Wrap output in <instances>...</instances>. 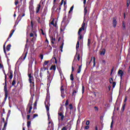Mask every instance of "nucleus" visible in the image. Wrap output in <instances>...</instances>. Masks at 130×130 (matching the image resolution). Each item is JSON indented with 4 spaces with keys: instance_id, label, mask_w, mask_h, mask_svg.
I'll use <instances>...</instances> for the list:
<instances>
[{
    "instance_id": "nucleus-1",
    "label": "nucleus",
    "mask_w": 130,
    "mask_h": 130,
    "mask_svg": "<svg viewBox=\"0 0 130 130\" xmlns=\"http://www.w3.org/2000/svg\"><path fill=\"white\" fill-rule=\"evenodd\" d=\"M49 100H50V96L47 95L46 101L45 102V105L48 116V119H50V114L49 113V107H50V103H49Z\"/></svg>"
},
{
    "instance_id": "nucleus-2",
    "label": "nucleus",
    "mask_w": 130,
    "mask_h": 130,
    "mask_svg": "<svg viewBox=\"0 0 130 130\" xmlns=\"http://www.w3.org/2000/svg\"><path fill=\"white\" fill-rule=\"evenodd\" d=\"M5 75V86H4V91L5 92V98H4V101H7V98H8V95L9 94V91H8V85L7 84V74H6V73L4 72Z\"/></svg>"
},
{
    "instance_id": "nucleus-3",
    "label": "nucleus",
    "mask_w": 130,
    "mask_h": 130,
    "mask_svg": "<svg viewBox=\"0 0 130 130\" xmlns=\"http://www.w3.org/2000/svg\"><path fill=\"white\" fill-rule=\"evenodd\" d=\"M47 82L48 84H50V83H51V81H52V79H53V76H54V74L52 75L50 72H49V71H47Z\"/></svg>"
},
{
    "instance_id": "nucleus-4",
    "label": "nucleus",
    "mask_w": 130,
    "mask_h": 130,
    "mask_svg": "<svg viewBox=\"0 0 130 130\" xmlns=\"http://www.w3.org/2000/svg\"><path fill=\"white\" fill-rule=\"evenodd\" d=\"M33 100V99H30L29 100V103L27 105V108H29L28 110V113H31V111L32 110V103H33V102L32 101Z\"/></svg>"
},
{
    "instance_id": "nucleus-5",
    "label": "nucleus",
    "mask_w": 130,
    "mask_h": 130,
    "mask_svg": "<svg viewBox=\"0 0 130 130\" xmlns=\"http://www.w3.org/2000/svg\"><path fill=\"white\" fill-rule=\"evenodd\" d=\"M58 119L60 118L61 121H62L64 118V115H63V111L58 112Z\"/></svg>"
},
{
    "instance_id": "nucleus-6",
    "label": "nucleus",
    "mask_w": 130,
    "mask_h": 130,
    "mask_svg": "<svg viewBox=\"0 0 130 130\" xmlns=\"http://www.w3.org/2000/svg\"><path fill=\"white\" fill-rule=\"evenodd\" d=\"M28 77L29 78L28 81L29 83H31L32 82H34V77H33V74L32 73H28Z\"/></svg>"
},
{
    "instance_id": "nucleus-7",
    "label": "nucleus",
    "mask_w": 130,
    "mask_h": 130,
    "mask_svg": "<svg viewBox=\"0 0 130 130\" xmlns=\"http://www.w3.org/2000/svg\"><path fill=\"white\" fill-rule=\"evenodd\" d=\"M48 71V69L45 68V67H43L41 68L40 70V78H42V74H44L45 73V71Z\"/></svg>"
},
{
    "instance_id": "nucleus-8",
    "label": "nucleus",
    "mask_w": 130,
    "mask_h": 130,
    "mask_svg": "<svg viewBox=\"0 0 130 130\" xmlns=\"http://www.w3.org/2000/svg\"><path fill=\"white\" fill-rule=\"evenodd\" d=\"M30 24H31V28H32V30L31 31V33H33V34H35V36L36 37H37V31H36V30L34 29V28H33V21H30Z\"/></svg>"
},
{
    "instance_id": "nucleus-9",
    "label": "nucleus",
    "mask_w": 130,
    "mask_h": 130,
    "mask_svg": "<svg viewBox=\"0 0 130 130\" xmlns=\"http://www.w3.org/2000/svg\"><path fill=\"white\" fill-rule=\"evenodd\" d=\"M85 26H86V23H85V21H83L81 27L79 28L78 32H80L85 30Z\"/></svg>"
},
{
    "instance_id": "nucleus-10",
    "label": "nucleus",
    "mask_w": 130,
    "mask_h": 130,
    "mask_svg": "<svg viewBox=\"0 0 130 130\" xmlns=\"http://www.w3.org/2000/svg\"><path fill=\"white\" fill-rule=\"evenodd\" d=\"M29 9L30 13H33V12H34V6H33V3H30Z\"/></svg>"
},
{
    "instance_id": "nucleus-11",
    "label": "nucleus",
    "mask_w": 130,
    "mask_h": 130,
    "mask_svg": "<svg viewBox=\"0 0 130 130\" xmlns=\"http://www.w3.org/2000/svg\"><path fill=\"white\" fill-rule=\"evenodd\" d=\"M116 25H117V21H116V18H113V27L114 28H116Z\"/></svg>"
},
{
    "instance_id": "nucleus-12",
    "label": "nucleus",
    "mask_w": 130,
    "mask_h": 130,
    "mask_svg": "<svg viewBox=\"0 0 130 130\" xmlns=\"http://www.w3.org/2000/svg\"><path fill=\"white\" fill-rule=\"evenodd\" d=\"M118 75L120 76L121 80H122V77L123 76V71L121 70H119L118 71Z\"/></svg>"
},
{
    "instance_id": "nucleus-13",
    "label": "nucleus",
    "mask_w": 130,
    "mask_h": 130,
    "mask_svg": "<svg viewBox=\"0 0 130 130\" xmlns=\"http://www.w3.org/2000/svg\"><path fill=\"white\" fill-rule=\"evenodd\" d=\"M78 34L79 36L78 37V41H80V40H82V39L84 38V37L83 35H82V34H81V32L80 31H78Z\"/></svg>"
},
{
    "instance_id": "nucleus-14",
    "label": "nucleus",
    "mask_w": 130,
    "mask_h": 130,
    "mask_svg": "<svg viewBox=\"0 0 130 130\" xmlns=\"http://www.w3.org/2000/svg\"><path fill=\"white\" fill-rule=\"evenodd\" d=\"M39 70H36L35 71L34 75L36 79H39V75H38Z\"/></svg>"
},
{
    "instance_id": "nucleus-15",
    "label": "nucleus",
    "mask_w": 130,
    "mask_h": 130,
    "mask_svg": "<svg viewBox=\"0 0 130 130\" xmlns=\"http://www.w3.org/2000/svg\"><path fill=\"white\" fill-rule=\"evenodd\" d=\"M36 64V59L34 58H31L30 60H29V64H33V62H34Z\"/></svg>"
},
{
    "instance_id": "nucleus-16",
    "label": "nucleus",
    "mask_w": 130,
    "mask_h": 130,
    "mask_svg": "<svg viewBox=\"0 0 130 130\" xmlns=\"http://www.w3.org/2000/svg\"><path fill=\"white\" fill-rule=\"evenodd\" d=\"M41 8V5L39 4L38 5V7L36 8V14H38V13H39V11H40Z\"/></svg>"
},
{
    "instance_id": "nucleus-17",
    "label": "nucleus",
    "mask_w": 130,
    "mask_h": 130,
    "mask_svg": "<svg viewBox=\"0 0 130 130\" xmlns=\"http://www.w3.org/2000/svg\"><path fill=\"white\" fill-rule=\"evenodd\" d=\"M52 70H53V71H54V73L55 72V70H56V66H55V65H52L51 68H50V70L51 71Z\"/></svg>"
},
{
    "instance_id": "nucleus-18",
    "label": "nucleus",
    "mask_w": 130,
    "mask_h": 130,
    "mask_svg": "<svg viewBox=\"0 0 130 130\" xmlns=\"http://www.w3.org/2000/svg\"><path fill=\"white\" fill-rule=\"evenodd\" d=\"M14 32H15V30H12V32H11L9 35V37L7 39V40L6 42H8V41H9V39H10V38H11V37H12V36H13V34H14Z\"/></svg>"
},
{
    "instance_id": "nucleus-19",
    "label": "nucleus",
    "mask_w": 130,
    "mask_h": 130,
    "mask_svg": "<svg viewBox=\"0 0 130 130\" xmlns=\"http://www.w3.org/2000/svg\"><path fill=\"white\" fill-rule=\"evenodd\" d=\"M79 47H80V41H77V42L76 44V49L77 51H78V50L79 49Z\"/></svg>"
},
{
    "instance_id": "nucleus-20",
    "label": "nucleus",
    "mask_w": 130,
    "mask_h": 130,
    "mask_svg": "<svg viewBox=\"0 0 130 130\" xmlns=\"http://www.w3.org/2000/svg\"><path fill=\"white\" fill-rule=\"evenodd\" d=\"M105 52H106V50L104 48L103 49L100 53L101 55H105Z\"/></svg>"
},
{
    "instance_id": "nucleus-21",
    "label": "nucleus",
    "mask_w": 130,
    "mask_h": 130,
    "mask_svg": "<svg viewBox=\"0 0 130 130\" xmlns=\"http://www.w3.org/2000/svg\"><path fill=\"white\" fill-rule=\"evenodd\" d=\"M74 74H73V73H72L70 75V80L71 81H72V83L73 84L74 83Z\"/></svg>"
},
{
    "instance_id": "nucleus-22",
    "label": "nucleus",
    "mask_w": 130,
    "mask_h": 130,
    "mask_svg": "<svg viewBox=\"0 0 130 130\" xmlns=\"http://www.w3.org/2000/svg\"><path fill=\"white\" fill-rule=\"evenodd\" d=\"M81 71H82V65L79 66V68L77 70V74H80V73H81Z\"/></svg>"
},
{
    "instance_id": "nucleus-23",
    "label": "nucleus",
    "mask_w": 130,
    "mask_h": 130,
    "mask_svg": "<svg viewBox=\"0 0 130 130\" xmlns=\"http://www.w3.org/2000/svg\"><path fill=\"white\" fill-rule=\"evenodd\" d=\"M10 76H9V78L12 80L13 79V71L11 70L9 72Z\"/></svg>"
},
{
    "instance_id": "nucleus-24",
    "label": "nucleus",
    "mask_w": 130,
    "mask_h": 130,
    "mask_svg": "<svg viewBox=\"0 0 130 130\" xmlns=\"http://www.w3.org/2000/svg\"><path fill=\"white\" fill-rule=\"evenodd\" d=\"M55 56H56V55H55V54H54L53 55L52 59H55V63H57V59H56V57Z\"/></svg>"
},
{
    "instance_id": "nucleus-25",
    "label": "nucleus",
    "mask_w": 130,
    "mask_h": 130,
    "mask_svg": "<svg viewBox=\"0 0 130 130\" xmlns=\"http://www.w3.org/2000/svg\"><path fill=\"white\" fill-rule=\"evenodd\" d=\"M11 46L12 45L11 44H9L7 46L6 49L8 51H10V50H11Z\"/></svg>"
},
{
    "instance_id": "nucleus-26",
    "label": "nucleus",
    "mask_w": 130,
    "mask_h": 130,
    "mask_svg": "<svg viewBox=\"0 0 130 130\" xmlns=\"http://www.w3.org/2000/svg\"><path fill=\"white\" fill-rule=\"evenodd\" d=\"M87 13H88V10H87V7L84 8V18L86 17V15H87Z\"/></svg>"
},
{
    "instance_id": "nucleus-27",
    "label": "nucleus",
    "mask_w": 130,
    "mask_h": 130,
    "mask_svg": "<svg viewBox=\"0 0 130 130\" xmlns=\"http://www.w3.org/2000/svg\"><path fill=\"white\" fill-rule=\"evenodd\" d=\"M27 53H28V52H26V53H23L21 57H22L23 59H25L27 56Z\"/></svg>"
},
{
    "instance_id": "nucleus-28",
    "label": "nucleus",
    "mask_w": 130,
    "mask_h": 130,
    "mask_svg": "<svg viewBox=\"0 0 130 130\" xmlns=\"http://www.w3.org/2000/svg\"><path fill=\"white\" fill-rule=\"evenodd\" d=\"M125 105H126V103H124L123 105H122L121 108V111H122V112H123V111H124V109H125Z\"/></svg>"
},
{
    "instance_id": "nucleus-29",
    "label": "nucleus",
    "mask_w": 130,
    "mask_h": 130,
    "mask_svg": "<svg viewBox=\"0 0 130 130\" xmlns=\"http://www.w3.org/2000/svg\"><path fill=\"white\" fill-rule=\"evenodd\" d=\"M90 44H91V39H88V42H87V46L88 47H90Z\"/></svg>"
},
{
    "instance_id": "nucleus-30",
    "label": "nucleus",
    "mask_w": 130,
    "mask_h": 130,
    "mask_svg": "<svg viewBox=\"0 0 130 130\" xmlns=\"http://www.w3.org/2000/svg\"><path fill=\"white\" fill-rule=\"evenodd\" d=\"M12 86H14V87H17V86H15L16 85V78H14L12 81Z\"/></svg>"
},
{
    "instance_id": "nucleus-31",
    "label": "nucleus",
    "mask_w": 130,
    "mask_h": 130,
    "mask_svg": "<svg viewBox=\"0 0 130 130\" xmlns=\"http://www.w3.org/2000/svg\"><path fill=\"white\" fill-rule=\"evenodd\" d=\"M69 22L70 21H69V20L63 21V23H64V28H66V26H68V24H69Z\"/></svg>"
},
{
    "instance_id": "nucleus-32",
    "label": "nucleus",
    "mask_w": 130,
    "mask_h": 130,
    "mask_svg": "<svg viewBox=\"0 0 130 130\" xmlns=\"http://www.w3.org/2000/svg\"><path fill=\"white\" fill-rule=\"evenodd\" d=\"M77 93H78V89L73 90V92L72 93L73 96H76V94H77Z\"/></svg>"
},
{
    "instance_id": "nucleus-33",
    "label": "nucleus",
    "mask_w": 130,
    "mask_h": 130,
    "mask_svg": "<svg viewBox=\"0 0 130 130\" xmlns=\"http://www.w3.org/2000/svg\"><path fill=\"white\" fill-rule=\"evenodd\" d=\"M61 111H63V106L61 105L60 109L58 110V112H61Z\"/></svg>"
},
{
    "instance_id": "nucleus-34",
    "label": "nucleus",
    "mask_w": 130,
    "mask_h": 130,
    "mask_svg": "<svg viewBox=\"0 0 130 130\" xmlns=\"http://www.w3.org/2000/svg\"><path fill=\"white\" fill-rule=\"evenodd\" d=\"M51 43H52V44H54V41H55V38H54L53 37H52L51 38Z\"/></svg>"
},
{
    "instance_id": "nucleus-35",
    "label": "nucleus",
    "mask_w": 130,
    "mask_h": 130,
    "mask_svg": "<svg viewBox=\"0 0 130 130\" xmlns=\"http://www.w3.org/2000/svg\"><path fill=\"white\" fill-rule=\"evenodd\" d=\"M122 29L124 31L125 30V23L124 21L122 22Z\"/></svg>"
},
{
    "instance_id": "nucleus-36",
    "label": "nucleus",
    "mask_w": 130,
    "mask_h": 130,
    "mask_svg": "<svg viewBox=\"0 0 130 130\" xmlns=\"http://www.w3.org/2000/svg\"><path fill=\"white\" fill-rule=\"evenodd\" d=\"M4 127L3 128L2 130H4L5 129V128H6V127H7V125H8V122L6 121L5 122H4Z\"/></svg>"
},
{
    "instance_id": "nucleus-37",
    "label": "nucleus",
    "mask_w": 130,
    "mask_h": 130,
    "mask_svg": "<svg viewBox=\"0 0 130 130\" xmlns=\"http://www.w3.org/2000/svg\"><path fill=\"white\" fill-rule=\"evenodd\" d=\"M74 10V6H72L70 8V11H69V14H71L72 12H73V10Z\"/></svg>"
},
{
    "instance_id": "nucleus-38",
    "label": "nucleus",
    "mask_w": 130,
    "mask_h": 130,
    "mask_svg": "<svg viewBox=\"0 0 130 130\" xmlns=\"http://www.w3.org/2000/svg\"><path fill=\"white\" fill-rule=\"evenodd\" d=\"M1 61H2V57H0V69H4V65L1 63Z\"/></svg>"
},
{
    "instance_id": "nucleus-39",
    "label": "nucleus",
    "mask_w": 130,
    "mask_h": 130,
    "mask_svg": "<svg viewBox=\"0 0 130 130\" xmlns=\"http://www.w3.org/2000/svg\"><path fill=\"white\" fill-rule=\"evenodd\" d=\"M3 49H4V51L5 55H7V52L6 51V45H4Z\"/></svg>"
},
{
    "instance_id": "nucleus-40",
    "label": "nucleus",
    "mask_w": 130,
    "mask_h": 130,
    "mask_svg": "<svg viewBox=\"0 0 130 130\" xmlns=\"http://www.w3.org/2000/svg\"><path fill=\"white\" fill-rule=\"evenodd\" d=\"M30 125H31V121H28L27 122V126L28 128L30 127Z\"/></svg>"
},
{
    "instance_id": "nucleus-41",
    "label": "nucleus",
    "mask_w": 130,
    "mask_h": 130,
    "mask_svg": "<svg viewBox=\"0 0 130 130\" xmlns=\"http://www.w3.org/2000/svg\"><path fill=\"white\" fill-rule=\"evenodd\" d=\"M49 63V60L45 61L44 63V66H47Z\"/></svg>"
},
{
    "instance_id": "nucleus-42",
    "label": "nucleus",
    "mask_w": 130,
    "mask_h": 130,
    "mask_svg": "<svg viewBox=\"0 0 130 130\" xmlns=\"http://www.w3.org/2000/svg\"><path fill=\"white\" fill-rule=\"evenodd\" d=\"M61 9V8L59 7V8H57L56 9V12L57 13H58V14H59V13H60V10Z\"/></svg>"
},
{
    "instance_id": "nucleus-43",
    "label": "nucleus",
    "mask_w": 130,
    "mask_h": 130,
    "mask_svg": "<svg viewBox=\"0 0 130 130\" xmlns=\"http://www.w3.org/2000/svg\"><path fill=\"white\" fill-rule=\"evenodd\" d=\"M40 30L41 31L42 35H45V36H46V34L44 33V31H43V29L42 28H41Z\"/></svg>"
},
{
    "instance_id": "nucleus-44",
    "label": "nucleus",
    "mask_w": 130,
    "mask_h": 130,
    "mask_svg": "<svg viewBox=\"0 0 130 130\" xmlns=\"http://www.w3.org/2000/svg\"><path fill=\"white\" fill-rule=\"evenodd\" d=\"M68 19H67V16H64L63 17V20L62 21V23H63V22L67 21Z\"/></svg>"
},
{
    "instance_id": "nucleus-45",
    "label": "nucleus",
    "mask_w": 130,
    "mask_h": 130,
    "mask_svg": "<svg viewBox=\"0 0 130 130\" xmlns=\"http://www.w3.org/2000/svg\"><path fill=\"white\" fill-rule=\"evenodd\" d=\"M109 82L110 84H112L113 83V78H110L109 79Z\"/></svg>"
},
{
    "instance_id": "nucleus-46",
    "label": "nucleus",
    "mask_w": 130,
    "mask_h": 130,
    "mask_svg": "<svg viewBox=\"0 0 130 130\" xmlns=\"http://www.w3.org/2000/svg\"><path fill=\"white\" fill-rule=\"evenodd\" d=\"M96 58L95 57H93V67H95L96 66V62H95Z\"/></svg>"
},
{
    "instance_id": "nucleus-47",
    "label": "nucleus",
    "mask_w": 130,
    "mask_h": 130,
    "mask_svg": "<svg viewBox=\"0 0 130 130\" xmlns=\"http://www.w3.org/2000/svg\"><path fill=\"white\" fill-rule=\"evenodd\" d=\"M69 107H70V110L74 109V107H73V105L72 104L69 105Z\"/></svg>"
},
{
    "instance_id": "nucleus-48",
    "label": "nucleus",
    "mask_w": 130,
    "mask_h": 130,
    "mask_svg": "<svg viewBox=\"0 0 130 130\" xmlns=\"http://www.w3.org/2000/svg\"><path fill=\"white\" fill-rule=\"evenodd\" d=\"M82 94H84V92H85V86H84V85H83L82 87Z\"/></svg>"
},
{
    "instance_id": "nucleus-49",
    "label": "nucleus",
    "mask_w": 130,
    "mask_h": 130,
    "mask_svg": "<svg viewBox=\"0 0 130 130\" xmlns=\"http://www.w3.org/2000/svg\"><path fill=\"white\" fill-rule=\"evenodd\" d=\"M10 115H11V110H9L8 111V113L7 114V116L8 117H10Z\"/></svg>"
},
{
    "instance_id": "nucleus-50",
    "label": "nucleus",
    "mask_w": 130,
    "mask_h": 130,
    "mask_svg": "<svg viewBox=\"0 0 130 130\" xmlns=\"http://www.w3.org/2000/svg\"><path fill=\"white\" fill-rule=\"evenodd\" d=\"M114 71V67H113L111 70V74L110 75L112 76V73H113V71Z\"/></svg>"
},
{
    "instance_id": "nucleus-51",
    "label": "nucleus",
    "mask_w": 130,
    "mask_h": 130,
    "mask_svg": "<svg viewBox=\"0 0 130 130\" xmlns=\"http://www.w3.org/2000/svg\"><path fill=\"white\" fill-rule=\"evenodd\" d=\"M129 4H130V1L129 0H128L127 1V4H126V5H127V7L128 8V7H129Z\"/></svg>"
},
{
    "instance_id": "nucleus-52",
    "label": "nucleus",
    "mask_w": 130,
    "mask_h": 130,
    "mask_svg": "<svg viewBox=\"0 0 130 130\" xmlns=\"http://www.w3.org/2000/svg\"><path fill=\"white\" fill-rule=\"evenodd\" d=\"M60 30L61 32H63V31H64V28H63V26H61L60 28Z\"/></svg>"
},
{
    "instance_id": "nucleus-53",
    "label": "nucleus",
    "mask_w": 130,
    "mask_h": 130,
    "mask_svg": "<svg viewBox=\"0 0 130 130\" xmlns=\"http://www.w3.org/2000/svg\"><path fill=\"white\" fill-rule=\"evenodd\" d=\"M112 84H113V88H115V86H116V82H113Z\"/></svg>"
},
{
    "instance_id": "nucleus-54",
    "label": "nucleus",
    "mask_w": 130,
    "mask_h": 130,
    "mask_svg": "<svg viewBox=\"0 0 130 130\" xmlns=\"http://www.w3.org/2000/svg\"><path fill=\"white\" fill-rule=\"evenodd\" d=\"M68 105H69V100H67L65 103V106H68Z\"/></svg>"
},
{
    "instance_id": "nucleus-55",
    "label": "nucleus",
    "mask_w": 130,
    "mask_h": 130,
    "mask_svg": "<svg viewBox=\"0 0 130 130\" xmlns=\"http://www.w3.org/2000/svg\"><path fill=\"white\" fill-rule=\"evenodd\" d=\"M60 91H61V92L64 91V89L63 88V86H62V85L61 86Z\"/></svg>"
},
{
    "instance_id": "nucleus-56",
    "label": "nucleus",
    "mask_w": 130,
    "mask_h": 130,
    "mask_svg": "<svg viewBox=\"0 0 130 130\" xmlns=\"http://www.w3.org/2000/svg\"><path fill=\"white\" fill-rule=\"evenodd\" d=\"M89 128H90V126H85L84 127V129H89Z\"/></svg>"
},
{
    "instance_id": "nucleus-57",
    "label": "nucleus",
    "mask_w": 130,
    "mask_h": 130,
    "mask_svg": "<svg viewBox=\"0 0 130 130\" xmlns=\"http://www.w3.org/2000/svg\"><path fill=\"white\" fill-rule=\"evenodd\" d=\"M29 83H30V84H31V85L32 87H34V86H35L34 81H31V82H29Z\"/></svg>"
},
{
    "instance_id": "nucleus-58",
    "label": "nucleus",
    "mask_w": 130,
    "mask_h": 130,
    "mask_svg": "<svg viewBox=\"0 0 130 130\" xmlns=\"http://www.w3.org/2000/svg\"><path fill=\"white\" fill-rule=\"evenodd\" d=\"M34 35H35L34 34H33L32 32H30L29 36L30 37H34Z\"/></svg>"
},
{
    "instance_id": "nucleus-59",
    "label": "nucleus",
    "mask_w": 130,
    "mask_h": 130,
    "mask_svg": "<svg viewBox=\"0 0 130 130\" xmlns=\"http://www.w3.org/2000/svg\"><path fill=\"white\" fill-rule=\"evenodd\" d=\"M61 130H68V128H67V126H63Z\"/></svg>"
},
{
    "instance_id": "nucleus-60",
    "label": "nucleus",
    "mask_w": 130,
    "mask_h": 130,
    "mask_svg": "<svg viewBox=\"0 0 130 130\" xmlns=\"http://www.w3.org/2000/svg\"><path fill=\"white\" fill-rule=\"evenodd\" d=\"M86 125L89 126V124H90V121L89 120L86 121Z\"/></svg>"
},
{
    "instance_id": "nucleus-61",
    "label": "nucleus",
    "mask_w": 130,
    "mask_h": 130,
    "mask_svg": "<svg viewBox=\"0 0 130 130\" xmlns=\"http://www.w3.org/2000/svg\"><path fill=\"white\" fill-rule=\"evenodd\" d=\"M80 58H81V57L80 56V54H78L77 56V60H78V61H80Z\"/></svg>"
},
{
    "instance_id": "nucleus-62",
    "label": "nucleus",
    "mask_w": 130,
    "mask_h": 130,
    "mask_svg": "<svg viewBox=\"0 0 130 130\" xmlns=\"http://www.w3.org/2000/svg\"><path fill=\"white\" fill-rule=\"evenodd\" d=\"M18 4H19V1L18 0L15 1V6H17V5H18Z\"/></svg>"
},
{
    "instance_id": "nucleus-63",
    "label": "nucleus",
    "mask_w": 130,
    "mask_h": 130,
    "mask_svg": "<svg viewBox=\"0 0 130 130\" xmlns=\"http://www.w3.org/2000/svg\"><path fill=\"white\" fill-rule=\"evenodd\" d=\"M40 57L41 59H43V54H41Z\"/></svg>"
},
{
    "instance_id": "nucleus-64",
    "label": "nucleus",
    "mask_w": 130,
    "mask_h": 130,
    "mask_svg": "<svg viewBox=\"0 0 130 130\" xmlns=\"http://www.w3.org/2000/svg\"><path fill=\"white\" fill-rule=\"evenodd\" d=\"M94 109H95V111H98V110H99L98 108L96 106L94 107Z\"/></svg>"
}]
</instances>
